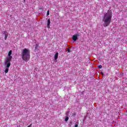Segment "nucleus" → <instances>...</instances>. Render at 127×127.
I'll return each instance as SVG.
<instances>
[{"label":"nucleus","mask_w":127,"mask_h":127,"mask_svg":"<svg viewBox=\"0 0 127 127\" xmlns=\"http://www.w3.org/2000/svg\"><path fill=\"white\" fill-rule=\"evenodd\" d=\"M112 17H113V13L112 12H108L105 13L104 16L102 18V21L104 22L103 26L104 27H107L110 25V23L112 21Z\"/></svg>","instance_id":"nucleus-1"},{"label":"nucleus","mask_w":127,"mask_h":127,"mask_svg":"<svg viewBox=\"0 0 127 127\" xmlns=\"http://www.w3.org/2000/svg\"><path fill=\"white\" fill-rule=\"evenodd\" d=\"M22 60L27 62L30 59V51L28 49L25 48L22 50L21 55Z\"/></svg>","instance_id":"nucleus-2"},{"label":"nucleus","mask_w":127,"mask_h":127,"mask_svg":"<svg viewBox=\"0 0 127 127\" xmlns=\"http://www.w3.org/2000/svg\"><path fill=\"white\" fill-rule=\"evenodd\" d=\"M12 59V57H9V58H7L6 60L5 61V64L7 63H10V62L11 61Z\"/></svg>","instance_id":"nucleus-3"},{"label":"nucleus","mask_w":127,"mask_h":127,"mask_svg":"<svg viewBox=\"0 0 127 127\" xmlns=\"http://www.w3.org/2000/svg\"><path fill=\"white\" fill-rule=\"evenodd\" d=\"M3 34L5 37V38H4L5 40H6V39H7V37H8V33H7L6 31H3Z\"/></svg>","instance_id":"nucleus-4"},{"label":"nucleus","mask_w":127,"mask_h":127,"mask_svg":"<svg viewBox=\"0 0 127 127\" xmlns=\"http://www.w3.org/2000/svg\"><path fill=\"white\" fill-rule=\"evenodd\" d=\"M50 18H49L47 21V27L48 28H50V23H51Z\"/></svg>","instance_id":"nucleus-5"},{"label":"nucleus","mask_w":127,"mask_h":127,"mask_svg":"<svg viewBox=\"0 0 127 127\" xmlns=\"http://www.w3.org/2000/svg\"><path fill=\"white\" fill-rule=\"evenodd\" d=\"M78 39V37H77V36L73 35L72 36V40H73V41H77V40Z\"/></svg>","instance_id":"nucleus-6"},{"label":"nucleus","mask_w":127,"mask_h":127,"mask_svg":"<svg viewBox=\"0 0 127 127\" xmlns=\"http://www.w3.org/2000/svg\"><path fill=\"white\" fill-rule=\"evenodd\" d=\"M58 59V53H56L55 55V60Z\"/></svg>","instance_id":"nucleus-7"},{"label":"nucleus","mask_w":127,"mask_h":127,"mask_svg":"<svg viewBox=\"0 0 127 127\" xmlns=\"http://www.w3.org/2000/svg\"><path fill=\"white\" fill-rule=\"evenodd\" d=\"M6 64V67L7 68H9V67H10V63H7Z\"/></svg>","instance_id":"nucleus-8"},{"label":"nucleus","mask_w":127,"mask_h":127,"mask_svg":"<svg viewBox=\"0 0 127 127\" xmlns=\"http://www.w3.org/2000/svg\"><path fill=\"white\" fill-rule=\"evenodd\" d=\"M11 53H12V51H10L8 52V56H9V57H12L11 56H10V55H11Z\"/></svg>","instance_id":"nucleus-9"},{"label":"nucleus","mask_w":127,"mask_h":127,"mask_svg":"<svg viewBox=\"0 0 127 127\" xmlns=\"http://www.w3.org/2000/svg\"><path fill=\"white\" fill-rule=\"evenodd\" d=\"M38 46H39V45L38 44H36L35 47V50H37V48H38Z\"/></svg>","instance_id":"nucleus-10"},{"label":"nucleus","mask_w":127,"mask_h":127,"mask_svg":"<svg viewBox=\"0 0 127 127\" xmlns=\"http://www.w3.org/2000/svg\"><path fill=\"white\" fill-rule=\"evenodd\" d=\"M5 74L8 73V69L7 68H6L5 70Z\"/></svg>","instance_id":"nucleus-11"},{"label":"nucleus","mask_w":127,"mask_h":127,"mask_svg":"<svg viewBox=\"0 0 127 127\" xmlns=\"http://www.w3.org/2000/svg\"><path fill=\"white\" fill-rule=\"evenodd\" d=\"M103 66H102V65H98V68H99V69H102V67Z\"/></svg>","instance_id":"nucleus-12"},{"label":"nucleus","mask_w":127,"mask_h":127,"mask_svg":"<svg viewBox=\"0 0 127 127\" xmlns=\"http://www.w3.org/2000/svg\"><path fill=\"white\" fill-rule=\"evenodd\" d=\"M69 120V117H66L65 119V122H68V120Z\"/></svg>","instance_id":"nucleus-13"},{"label":"nucleus","mask_w":127,"mask_h":127,"mask_svg":"<svg viewBox=\"0 0 127 127\" xmlns=\"http://www.w3.org/2000/svg\"><path fill=\"white\" fill-rule=\"evenodd\" d=\"M76 37H79V36H80V34H79V33H77V34H76L75 35Z\"/></svg>","instance_id":"nucleus-14"},{"label":"nucleus","mask_w":127,"mask_h":127,"mask_svg":"<svg viewBox=\"0 0 127 127\" xmlns=\"http://www.w3.org/2000/svg\"><path fill=\"white\" fill-rule=\"evenodd\" d=\"M49 14H50L49 10H48L47 11V15L48 16V15H49Z\"/></svg>","instance_id":"nucleus-15"},{"label":"nucleus","mask_w":127,"mask_h":127,"mask_svg":"<svg viewBox=\"0 0 127 127\" xmlns=\"http://www.w3.org/2000/svg\"><path fill=\"white\" fill-rule=\"evenodd\" d=\"M75 116H76V113H73L72 114V116H73V117H75Z\"/></svg>","instance_id":"nucleus-16"},{"label":"nucleus","mask_w":127,"mask_h":127,"mask_svg":"<svg viewBox=\"0 0 127 127\" xmlns=\"http://www.w3.org/2000/svg\"><path fill=\"white\" fill-rule=\"evenodd\" d=\"M32 127V124H31L29 126H28L27 127Z\"/></svg>","instance_id":"nucleus-17"},{"label":"nucleus","mask_w":127,"mask_h":127,"mask_svg":"<svg viewBox=\"0 0 127 127\" xmlns=\"http://www.w3.org/2000/svg\"><path fill=\"white\" fill-rule=\"evenodd\" d=\"M67 51L68 52V53H69V52H70V49H67Z\"/></svg>","instance_id":"nucleus-18"},{"label":"nucleus","mask_w":127,"mask_h":127,"mask_svg":"<svg viewBox=\"0 0 127 127\" xmlns=\"http://www.w3.org/2000/svg\"><path fill=\"white\" fill-rule=\"evenodd\" d=\"M74 127H78V125L76 124L74 126Z\"/></svg>","instance_id":"nucleus-19"},{"label":"nucleus","mask_w":127,"mask_h":127,"mask_svg":"<svg viewBox=\"0 0 127 127\" xmlns=\"http://www.w3.org/2000/svg\"><path fill=\"white\" fill-rule=\"evenodd\" d=\"M39 9H41V10H43V9L42 8H40Z\"/></svg>","instance_id":"nucleus-20"}]
</instances>
